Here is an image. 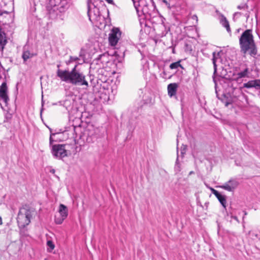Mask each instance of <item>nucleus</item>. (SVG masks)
<instances>
[{"label": "nucleus", "instance_id": "f257e3e1", "mask_svg": "<svg viewBox=\"0 0 260 260\" xmlns=\"http://www.w3.org/2000/svg\"><path fill=\"white\" fill-rule=\"evenodd\" d=\"M77 64L71 71L58 69L56 75L62 81L70 83L73 85L85 86L87 88L89 85L85 79V76L77 70Z\"/></svg>", "mask_w": 260, "mask_h": 260}, {"label": "nucleus", "instance_id": "f03ea898", "mask_svg": "<svg viewBox=\"0 0 260 260\" xmlns=\"http://www.w3.org/2000/svg\"><path fill=\"white\" fill-rule=\"evenodd\" d=\"M241 52L243 54L248 53L254 57L257 54V49L252 34L251 29H246L239 39Z\"/></svg>", "mask_w": 260, "mask_h": 260}, {"label": "nucleus", "instance_id": "7ed1b4c3", "mask_svg": "<svg viewBox=\"0 0 260 260\" xmlns=\"http://www.w3.org/2000/svg\"><path fill=\"white\" fill-rule=\"evenodd\" d=\"M25 206V207H22L20 208L17 217V223L20 228H24L28 225L32 217L30 209L28 208H26V205Z\"/></svg>", "mask_w": 260, "mask_h": 260}, {"label": "nucleus", "instance_id": "20e7f679", "mask_svg": "<svg viewBox=\"0 0 260 260\" xmlns=\"http://www.w3.org/2000/svg\"><path fill=\"white\" fill-rule=\"evenodd\" d=\"M99 0H87V15L89 20L92 22L93 20H97L101 16V13L98 6Z\"/></svg>", "mask_w": 260, "mask_h": 260}, {"label": "nucleus", "instance_id": "39448f33", "mask_svg": "<svg viewBox=\"0 0 260 260\" xmlns=\"http://www.w3.org/2000/svg\"><path fill=\"white\" fill-rule=\"evenodd\" d=\"M248 73V69L246 68L244 71L239 72L237 74L233 73L232 75L226 74L223 77L225 83L228 84L229 86L233 87V82H236L239 78H244L247 76Z\"/></svg>", "mask_w": 260, "mask_h": 260}, {"label": "nucleus", "instance_id": "423d86ee", "mask_svg": "<svg viewBox=\"0 0 260 260\" xmlns=\"http://www.w3.org/2000/svg\"><path fill=\"white\" fill-rule=\"evenodd\" d=\"M66 144H55L52 146L51 153L56 158L61 159L67 156Z\"/></svg>", "mask_w": 260, "mask_h": 260}, {"label": "nucleus", "instance_id": "0eeeda50", "mask_svg": "<svg viewBox=\"0 0 260 260\" xmlns=\"http://www.w3.org/2000/svg\"><path fill=\"white\" fill-rule=\"evenodd\" d=\"M59 216H55V222L56 224H60L68 215V210L66 206L63 204H60L59 207Z\"/></svg>", "mask_w": 260, "mask_h": 260}, {"label": "nucleus", "instance_id": "6e6552de", "mask_svg": "<svg viewBox=\"0 0 260 260\" xmlns=\"http://www.w3.org/2000/svg\"><path fill=\"white\" fill-rule=\"evenodd\" d=\"M121 36V32L119 28L114 27L109 34V42L112 46H115L118 43Z\"/></svg>", "mask_w": 260, "mask_h": 260}, {"label": "nucleus", "instance_id": "1a4fd4ad", "mask_svg": "<svg viewBox=\"0 0 260 260\" xmlns=\"http://www.w3.org/2000/svg\"><path fill=\"white\" fill-rule=\"evenodd\" d=\"M53 2L54 5L56 6L57 10L60 13L65 12L70 6V2L67 0H50L51 5H53Z\"/></svg>", "mask_w": 260, "mask_h": 260}, {"label": "nucleus", "instance_id": "9d476101", "mask_svg": "<svg viewBox=\"0 0 260 260\" xmlns=\"http://www.w3.org/2000/svg\"><path fill=\"white\" fill-rule=\"evenodd\" d=\"M8 88L6 81H4L0 86V100H2L5 105H8L9 98L8 94Z\"/></svg>", "mask_w": 260, "mask_h": 260}, {"label": "nucleus", "instance_id": "9b49d317", "mask_svg": "<svg viewBox=\"0 0 260 260\" xmlns=\"http://www.w3.org/2000/svg\"><path fill=\"white\" fill-rule=\"evenodd\" d=\"M37 55V53L30 52L26 45L23 46L22 49V58L23 59V63L27 64V61L29 59L32 58L33 57Z\"/></svg>", "mask_w": 260, "mask_h": 260}, {"label": "nucleus", "instance_id": "f8f14e48", "mask_svg": "<svg viewBox=\"0 0 260 260\" xmlns=\"http://www.w3.org/2000/svg\"><path fill=\"white\" fill-rule=\"evenodd\" d=\"M220 52H221L220 51V52H218L217 53H216V52H213L212 53V62L213 64V67H214V73H213V80L214 83H215V86H216V85H217L216 80L215 77V76L216 74L217 73V66L216 62L218 60H219V59L221 60Z\"/></svg>", "mask_w": 260, "mask_h": 260}, {"label": "nucleus", "instance_id": "ddd939ff", "mask_svg": "<svg viewBox=\"0 0 260 260\" xmlns=\"http://www.w3.org/2000/svg\"><path fill=\"white\" fill-rule=\"evenodd\" d=\"M243 87L247 88H254L256 90H260V79L249 81L243 84ZM258 96L260 98V91L258 93Z\"/></svg>", "mask_w": 260, "mask_h": 260}, {"label": "nucleus", "instance_id": "4468645a", "mask_svg": "<svg viewBox=\"0 0 260 260\" xmlns=\"http://www.w3.org/2000/svg\"><path fill=\"white\" fill-rule=\"evenodd\" d=\"M144 0H132L134 5L136 9L138 11V7L140 6L141 5L143 6L142 11L144 12L148 13L147 11V9L148 7V4L144 3ZM149 2L152 3V6H154V3L153 0H149Z\"/></svg>", "mask_w": 260, "mask_h": 260}, {"label": "nucleus", "instance_id": "2eb2a0df", "mask_svg": "<svg viewBox=\"0 0 260 260\" xmlns=\"http://www.w3.org/2000/svg\"><path fill=\"white\" fill-rule=\"evenodd\" d=\"M178 85L176 83H170L168 85V95L170 97H173L176 95L177 89Z\"/></svg>", "mask_w": 260, "mask_h": 260}, {"label": "nucleus", "instance_id": "dca6fc26", "mask_svg": "<svg viewBox=\"0 0 260 260\" xmlns=\"http://www.w3.org/2000/svg\"><path fill=\"white\" fill-rule=\"evenodd\" d=\"M7 42L6 33L0 28V51H3Z\"/></svg>", "mask_w": 260, "mask_h": 260}, {"label": "nucleus", "instance_id": "f3484780", "mask_svg": "<svg viewBox=\"0 0 260 260\" xmlns=\"http://www.w3.org/2000/svg\"><path fill=\"white\" fill-rule=\"evenodd\" d=\"M52 6H53V7L51 8L50 9H49V7H47L48 13L50 18H55L56 17V16L57 15V12L58 11V10H57L56 6L54 5V3H53V4Z\"/></svg>", "mask_w": 260, "mask_h": 260}, {"label": "nucleus", "instance_id": "a211bd4d", "mask_svg": "<svg viewBox=\"0 0 260 260\" xmlns=\"http://www.w3.org/2000/svg\"><path fill=\"white\" fill-rule=\"evenodd\" d=\"M220 23L222 24V25L224 27L227 31L229 33L231 32V28L230 26V24L229 23V21H228L227 19L224 16H222V17L220 19Z\"/></svg>", "mask_w": 260, "mask_h": 260}, {"label": "nucleus", "instance_id": "6ab92c4d", "mask_svg": "<svg viewBox=\"0 0 260 260\" xmlns=\"http://www.w3.org/2000/svg\"><path fill=\"white\" fill-rule=\"evenodd\" d=\"M220 203L221 204V205L223 206V207L224 208L225 210H226V196L224 195H222L220 193H219L218 196L216 197Z\"/></svg>", "mask_w": 260, "mask_h": 260}, {"label": "nucleus", "instance_id": "aec40b11", "mask_svg": "<svg viewBox=\"0 0 260 260\" xmlns=\"http://www.w3.org/2000/svg\"><path fill=\"white\" fill-rule=\"evenodd\" d=\"M222 96L223 99H221V101L224 104L225 107H228L230 104H232L231 101L229 99V98L225 94H222Z\"/></svg>", "mask_w": 260, "mask_h": 260}, {"label": "nucleus", "instance_id": "412c9836", "mask_svg": "<svg viewBox=\"0 0 260 260\" xmlns=\"http://www.w3.org/2000/svg\"><path fill=\"white\" fill-rule=\"evenodd\" d=\"M221 188L228 190L229 191H234V187H231L230 184L228 182L225 183L223 185L220 186Z\"/></svg>", "mask_w": 260, "mask_h": 260}, {"label": "nucleus", "instance_id": "4be33fe9", "mask_svg": "<svg viewBox=\"0 0 260 260\" xmlns=\"http://www.w3.org/2000/svg\"><path fill=\"white\" fill-rule=\"evenodd\" d=\"M178 67H181V68H183L182 66L180 64V61H178L173 62L170 65V68L171 69H176Z\"/></svg>", "mask_w": 260, "mask_h": 260}, {"label": "nucleus", "instance_id": "5701e85b", "mask_svg": "<svg viewBox=\"0 0 260 260\" xmlns=\"http://www.w3.org/2000/svg\"><path fill=\"white\" fill-rule=\"evenodd\" d=\"M163 72L162 73L161 77L164 79H170L173 74H170L169 73H167L165 70V66L162 67Z\"/></svg>", "mask_w": 260, "mask_h": 260}, {"label": "nucleus", "instance_id": "b1692460", "mask_svg": "<svg viewBox=\"0 0 260 260\" xmlns=\"http://www.w3.org/2000/svg\"><path fill=\"white\" fill-rule=\"evenodd\" d=\"M229 183L230 184L231 187H234V190L239 185V183L237 181L234 179H231L228 181Z\"/></svg>", "mask_w": 260, "mask_h": 260}, {"label": "nucleus", "instance_id": "393cba45", "mask_svg": "<svg viewBox=\"0 0 260 260\" xmlns=\"http://www.w3.org/2000/svg\"><path fill=\"white\" fill-rule=\"evenodd\" d=\"M47 245L49 248H50L49 251L52 250L54 248V244L53 242L51 240H48L47 242Z\"/></svg>", "mask_w": 260, "mask_h": 260}, {"label": "nucleus", "instance_id": "a878e982", "mask_svg": "<svg viewBox=\"0 0 260 260\" xmlns=\"http://www.w3.org/2000/svg\"><path fill=\"white\" fill-rule=\"evenodd\" d=\"M181 168L180 164L175 165L174 171H175L176 174H177L179 172H180L181 171Z\"/></svg>", "mask_w": 260, "mask_h": 260}, {"label": "nucleus", "instance_id": "bb28decb", "mask_svg": "<svg viewBox=\"0 0 260 260\" xmlns=\"http://www.w3.org/2000/svg\"><path fill=\"white\" fill-rule=\"evenodd\" d=\"M254 64L256 66V70L257 72H260V60L258 59L255 61Z\"/></svg>", "mask_w": 260, "mask_h": 260}, {"label": "nucleus", "instance_id": "cd10ccee", "mask_svg": "<svg viewBox=\"0 0 260 260\" xmlns=\"http://www.w3.org/2000/svg\"><path fill=\"white\" fill-rule=\"evenodd\" d=\"M78 60H79L78 57H73V56H71L70 57V60L68 61H67L66 63L67 64H68L69 63H70L73 61H77Z\"/></svg>", "mask_w": 260, "mask_h": 260}, {"label": "nucleus", "instance_id": "c85d7f7f", "mask_svg": "<svg viewBox=\"0 0 260 260\" xmlns=\"http://www.w3.org/2000/svg\"><path fill=\"white\" fill-rule=\"evenodd\" d=\"M97 137L95 136L91 135L87 138V141L89 143L93 142L94 140L96 139Z\"/></svg>", "mask_w": 260, "mask_h": 260}, {"label": "nucleus", "instance_id": "c756f323", "mask_svg": "<svg viewBox=\"0 0 260 260\" xmlns=\"http://www.w3.org/2000/svg\"><path fill=\"white\" fill-rule=\"evenodd\" d=\"M238 9H244V10H248V6L247 4H243L242 5H239L238 6Z\"/></svg>", "mask_w": 260, "mask_h": 260}, {"label": "nucleus", "instance_id": "7c9ffc66", "mask_svg": "<svg viewBox=\"0 0 260 260\" xmlns=\"http://www.w3.org/2000/svg\"><path fill=\"white\" fill-rule=\"evenodd\" d=\"M56 135V133H51L50 138H49V144L50 146H52V143L54 142V140L52 138V136H54Z\"/></svg>", "mask_w": 260, "mask_h": 260}, {"label": "nucleus", "instance_id": "2f4dec72", "mask_svg": "<svg viewBox=\"0 0 260 260\" xmlns=\"http://www.w3.org/2000/svg\"><path fill=\"white\" fill-rule=\"evenodd\" d=\"M210 190L212 192V193L215 195V197L218 196V194L220 193L217 190H215V189L213 188H210Z\"/></svg>", "mask_w": 260, "mask_h": 260}, {"label": "nucleus", "instance_id": "473e14b6", "mask_svg": "<svg viewBox=\"0 0 260 260\" xmlns=\"http://www.w3.org/2000/svg\"><path fill=\"white\" fill-rule=\"evenodd\" d=\"M242 14L241 12H235L233 15V19L234 21L235 20V17H238L239 16L241 15Z\"/></svg>", "mask_w": 260, "mask_h": 260}, {"label": "nucleus", "instance_id": "72a5a7b5", "mask_svg": "<svg viewBox=\"0 0 260 260\" xmlns=\"http://www.w3.org/2000/svg\"><path fill=\"white\" fill-rule=\"evenodd\" d=\"M249 14H250V12L247 11V12L244 14V16L246 18V20H248V19L249 18Z\"/></svg>", "mask_w": 260, "mask_h": 260}, {"label": "nucleus", "instance_id": "f704fd0d", "mask_svg": "<svg viewBox=\"0 0 260 260\" xmlns=\"http://www.w3.org/2000/svg\"><path fill=\"white\" fill-rule=\"evenodd\" d=\"M216 87H217V86H215V92H216V96H217V98L219 100H220L221 101V99H223V98H220V97L219 96L218 94V92H217V89H216Z\"/></svg>", "mask_w": 260, "mask_h": 260}, {"label": "nucleus", "instance_id": "c9c22d12", "mask_svg": "<svg viewBox=\"0 0 260 260\" xmlns=\"http://www.w3.org/2000/svg\"><path fill=\"white\" fill-rule=\"evenodd\" d=\"M186 148L184 147L183 149H181V153L183 155L185 153Z\"/></svg>", "mask_w": 260, "mask_h": 260}, {"label": "nucleus", "instance_id": "e433bc0d", "mask_svg": "<svg viewBox=\"0 0 260 260\" xmlns=\"http://www.w3.org/2000/svg\"><path fill=\"white\" fill-rule=\"evenodd\" d=\"M108 3L111 4H114V3L113 0H106Z\"/></svg>", "mask_w": 260, "mask_h": 260}, {"label": "nucleus", "instance_id": "4c0bfd02", "mask_svg": "<svg viewBox=\"0 0 260 260\" xmlns=\"http://www.w3.org/2000/svg\"><path fill=\"white\" fill-rule=\"evenodd\" d=\"M169 9H171L173 7V6H171L170 4L168 2V5H166Z\"/></svg>", "mask_w": 260, "mask_h": 260}, {"label": "nucleus", "instance_id": "58836bf2", "mask_svg": "<svg viewBox=\"0 0 260 260\" xmlns=\"http://www.w3.org/2000/svg\"><path fill=\"white\" fill-rule=\"evenodd\" d=\"M43 104H44V101H43V100H42V107L43 106ZM43 110V107H42V109H41V112H40V114H41V115H42V113Z\"/></svg>", "mask_w": 260, "mask_h": 260}, {"label": "nucleus", "instance_id": "ea45409f", "mask_svg": "<svg viewBox=\"0 0 260 260\" xmlns=\"http://www.w3.org/2000/svg\"><path fill=\"white\" fill-rule=\"evenodd\" d=\"M50 172L53 174H54L55 172V170L54 169H52L50 170Z\"/></svg>", "mask_w": 260, "mask_h": 260}, {"label": "nucleus", "instance_id": "a19ab883", "mask_svg": "<svg viewBox=\"0 0 260 260\" xmlns=\"http://www.w3.org/2000/svg\"><path fill=\"white\" fill-rule=\"evenodd\" d=\"M3 14H9V12L7 11H3Z\"/></svg>", "mask_w": 260, "mask_h": 260}, {"label": "nucleus", "instance_id": "79ce46f5", "mask_svg": "<svg viewBox=\"0 0 260 260\" xmlns=\"http://www.w3.org/2000/svg\"><path fill=\"white\" fill-rule=\"evenodd\" d=\"M179 164H180V163L179 162L178 157H177V159H176L175 165H179Z\"/></svg>", "mask_w": 260, "mask_h": 260}, {"label": "nucleus", "instance_id": "37998d69", "mask_svg": "<svg viewBox=\"0 0 260 260\" xmlns=\"http://www.w3.org/2000/svg\"><path fill=\"white\" fill-rule=\"evenodd\" d=\"M231 217L238 221V218H237V216H232Z\"/></svg>", "mask_w": 260, "mask_h": 260}, {"label": "nucleus", "instance_id": "c03bdc74", "mask_svg": "<svg viewBox=\"0 0 260 260\" xmlns=\"http://www.w3.org/2000/svg\"><path fill=\"white\" fill-rule=\"evenodd\" d=\"M103 56H104V54L100 55L99 56V57L97 58V59H98V60L100 59H101V58Z\"/></svg>", "mask_w": 260, "mask_h": 260}, {"label": "nucleus", "instance_id": "a18cd8bd", "mask_svg": "<svg viewBox=\"0 0 260 260\" xmlns=\"http://www.w3.org/2000/svg\"><path fill=\"white\" fill-rule=\"evenodd\" d=\"M243 213H244V216L243 217V219H244L245 216H246L247 214L246 211H243Z\"/></svg>", "mask_w": 260, "mask_h": 260}, {"label": "nucleus", "instance_id": "49530a36", "mask_svg": "<svg viewBox=\"0 0 260 260\" xmlns=\"http://www.w3.org/2000/svg\"><path fill=\"white\" fill-rule=\"evenodd\" d=\"M163 3H164L166 5H168V2L166 0H161Z\"/></svg>", "mask_w": 260, "mask_h": 260}, {"label": "nucleus", "instance_id": "de8ad7c7", "mask_svg": "<svg viewBox=\"0 0 260 260\" xmlns=\"http://www.w3.org/2000/svg\"><path fill=\"white\" fill-rule=\"evenodd\" d=\"M194 174V172L192 171H190L189 173V175H191L192 174Z\"/></svg>", "mask_w": 260, "mask_h": 260}, {"label": "nucleus", "instance_id": "09e8293b", "mask_svg": "<svg viewBox=\"0 0 260 260\" xmlns=\"http://www.w3.org/2000/svg\"><path fill=\"white\" fill-rule=\"evenodd\" d=\"M3 11L0 10V17L2 16L3 15Z\"/></svg>", "mask_w": 260, "mask_h": 260}, {"label": "nucleus", "instance_id": "8fccbe9b", "mask_svg": "<svg viewBox=\"0 0 260 260\" xmlns=\"http://www.w3.org/2000/svg\"><path fill=\"white\" fill-rule=\"evenodd\" d=\"M3 224L2 219V217H0V225Z\"/></svg>", "mask_w": 260, "mask_h": 260}, {"label": "nucleus", "instance_id": "3c124183", "mask_svg": "<svg viewBox=\"0 0 260 260\" xmlns=\"http://www.w3.org/2000/svg\"><path fill=\"white\" fill-rule=\"evenodd\" d=\"M60 67V64H57V68H58L57 70H58V69H59Z\"/></svg>", "mask_w": 260, "mask_h": 260}, {"label": "nucleus", "instance_id": "603ef678", "mask_svg": "<svg viewBox=\"0 0 260 260\" xmlns=\"http://www.w3.org/2000/svg\"><path fill=\"white\" fill-rule=\"evenodd\" d=\"M193 17H194V18H197V16L196 15H194Z\"/></svg>", "mask_w": 260, "mask_h": 260}, {"label": "nucleus", "instance_id": "864d4df0", "mask_svg": "<svg viewBox=\"0 0 260 260\" xmlns=\"http://www.w3.org/2000/svg\"><path fill=\"white\" fill-rule=\"evenodd\" d=\"M193 17H194V18H197V16L196 15H194Z\"/></svg>", "mask_w": 260, "mask_h": 260}, {"label": "nucleus", "instance_id": "5fc2aeb1", "mask_svg": "<svg viewBox=\"0 0 260 260\" xmlns=\"http://www.w3.org/2000/svg\"><path fill=\"white\" fill-rule=\"evenodd\" d=\"M240 29H241L240 28L238 29H237V31H238V32H239V31H240Z\"/></svg>", "mask_w": 260, "mask_h": 260}, {"label": "nucleus", "instance_id": "6e6d98bb", "mask_svg": "<svg viewBox=\"0 0 260 260\" xmlns=\"http://www.w3.org/2000/svg\"><path fill=\"white\" fill-rule=\"evenodd\" d=\"M1 78V77L0 76V79Z\"/></svg>", "mask_w": 260, "mask_h": 260}]
</instances>
